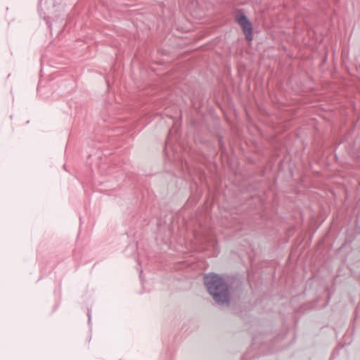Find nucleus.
<instances>
[{"mask_svg":"<svg viewBox=\"0 0 360 360\" xmlns=\"http://www.w3.org/2000/svg\"><path fill=\"white\" fill-rule=\"evenodd\" d=\"M204 283L216 303L219 305L229 304V287L222 277L212 273L204 276Z\"/></svg>","mask_w":360,"mask_h":360,"instance_id":"nucleus-1","label":"nucleus"},{"mask_svg":"<svg viewBox=\"0 0 360 360\" xmlns=\"http://www.w3.org/2000/svg\"><path fill=\"white\" fill-rule=\"evenodd\" d=\"M171 133H172V131H170V132H169V136H170ZM169 141H170V138H169V137H168V139H167V142H166V143H165V144H166V146H165L166 148H167V146L169 144Z\"/></svg>","mask_w":360,"mask_h":360,"instance_id":"nucleus-3","label":"nucleus"},{"mask_svg":"<svg viewBox=\"0 0 360 360\" xmlns=\"http://www.w3.org/2000/svg\"><path fill=\"white\" fill-rule=\"evenodd\" d=\"M236 20L241 27L245 39L248 41H252L253 39L252 23L242 11H239L236 14Z\"/></svg>","mask_w":360,"mask_h":360,"instance_id":"nucleus-2","label":"nucleus"}]
</instances>
